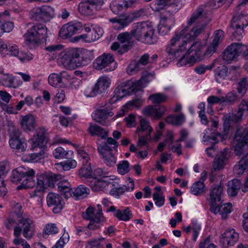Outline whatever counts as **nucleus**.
<instances>
[{"instance_id": "1", "label": "nucleus", "mask_w": 248, "mask_h": 248, "mask_svg": "<svg viewBox=\"0 0 248 248\" xmlns=\"http://www.w3.org/2000/svg\"><path fill=\"white\" fill-rule=\"evenodd\" d=\"M48 141L47 129L44 127L38 128L36 131V135L30 140L34 153L31 154L29 160L36 162L47 156L46 144Z\"/></svg>"}, {"instance_id": "2", "label": "nucleus", "mask_w": 248, "mask_h": 248, "mask_svg": "<svg viewBox=\"0 0 248 248\" xmlns=\"http://www.w3.org/2000/svg\"><path fill=\"white\" fill-rule=\"evenodd\" d=\"M131 33L136 40L145 44H154L158 40L155 29L146 22L134 24Z\"/></svg>"}, {"instance_id": "3", "label": "nucleus", "mask_w": 248, "mask_h": 248, "mask_svg": "<svg viewBox=\"0 0 248 248\" xmlns=\"http://www.w3.org/2000/svg\"><path fill=\"white\" fill-rule=\"evenodd\" d=\"M30 27L24 35L25 43L31 46H38L47 37V29L42 24H29Z\"/></svg>"}, {"instance_id": "4", "label": "nucleus", "mask_w": 248, "mask_h": 248, "mask_svg": "<svg viewBox=\"0 0 248 248\" xmlns=\"http://www.w3.org/2000/svg\"><path fill=\"white\" fill-rule=\"evenodd\" d=\"M34 174L35 171L32 169L18 167L13 171L11 181L16 184H22L18 186V189L22 186L25 187H32L34 185Z\"/></svg>"}, {"instance_id": "5", "label": "nucleus", "mask_w": 248, "mask_h": 248, "mask_svg": "<svg viewBox=\"0 0 248 248\" xmlns=\"http://www.w3.org/2000/svg\"><path fill=\"white\" fill-rule=\"evenodd\" d=\"M173 9L169 8L161 13L160 15V21L158 25V32L161 35L167 33L175 23L174 15L181 8V5L173 4Z\"/></svg>"}, {"instance_id": "6", "label": "nucleus", "mask_w": 248, "mask_h": 248, "mask_svg": "<svg viewBox=\"0 0 248 248\" xmlns=\"http://www.w3.org/2000/svg\"><path fill=\"white\" fill-rule=\"evenodd\" d=\"M248 25V14L243 13L233 17L230 26L233 30L232 36L235 40H241L244 34V28Z\"/></svg>"}, {"instance_id": "7", "label": "nucleus", "mask_w": 248, "mask_h": 248, "mask_svg": "<svg viewBox=\"0 0 248 248\" xmlns=\"http://www.w3.org/2000/svg\"><path fill=\"white\" fill-rule=\"evenodd\" d=\"M93 66L96 69L109 72L116 68L117 63L112 54L104 53L95 60L93 62Z\"/></svg>"}, {"instance_id": "8", "label": "nucleus", "mask_w": 248, "mask_h": 248, "mask_svg": "<svg viewBox=\"0 0 248 248\" xmlns=\"http://www.w3.org/2000/svg\"><path fill=\"white\" fill-rule=\"evenodd\" d=\"M110 84V80L107 77H100L94 86L87 88L84 91V95L88 97H93L98 94L105 93Z\"/></svg>"}, {"instance_id": "9", "label": "nucleus", "mask_w": 248, "mask_h": 248, "mask_svg": "<svg viewBox=\"0 0 248 248\" xmlns=\"http://www.w3.org/2000/svg\"><path fill=\"white\" fill-rule=\"evenodd\" d=\"M54 15V9L49 6L36 7L30 12V17L35 21L47 22L53 18Z\"/></svg>"}, {"instance_id": "10", "label": "nucleus", "mask_w": 248, "mask_h": 248, "mask_svg": "<svg viewBox=\"0 0 248 248\" xmlns=\"http://www.w3.org/2000/svg\"><path fill=\"white\" fill-rule=\"evenodd\" d=\"M247 50V46L241 43H234L229 46L224 51L223 59L229 62L236 58L240 54L245 57V51Z\"/></svg>"}, {"instance_id": "11", "label": "nucleus", "mask_w": 248, "mask_h": 248, "mask_svg": "<svg viewBox=\"0 0 248 248\" xmlns=\"http://www.w3.org/2000/svg\"><path fill=\"white\" fill-rule=\"evenodd\" d=\"M177 46V48L173 49V51L183 52L186 51V27H183L181 30L175 31L174 34L170 40V44L167 46Z\"/></svg>"}, {"instance_id": "12", "label": "nucleus", "mask_w": 248, "mask_h": 248, "mask_svg": "<svg viewBox=\"0 0 248 248\" xmlns=\"http://www.w3.org/2000/svg\"><path fill=\"white\" fill-rule=\"evenodd\" d=\"M75 49V68L89 64L94 59L93 51L86 49Z\"/></svg>"}, {"instance_id": "13", "label": "nucleus", "mask_w": 248, "mask_h": 248, "mask_svg": "<svg viewBox=\"0 0 248 248\" xmlns=\"http://www.w3.org/2000/svg\"><path fill=\"white\" fill-rule=\"evenodd\" d=\"M230 155V152L228 148L224 149L217 155L213 164V169L210 177L211 182L214 181V176H213L214 171H219L222 169Z\"/></svg>"}, {"instance_id": "14", "label": "nucleus", "mask_w": 248, "mask_h": 248, "mask_svg": "<svg viewBox=\"0 0 248 248\" xmlns=\"http://www.w3.org/2000/svg\"><path fill=\"white\" fill-rule=\"evenodd\" d=\"M21 225V227L16 226L14 228V231L16 228H18L20 234L22 232L23 236L28 240L30 239L34 235V228L33 221L28 217H22L19 221Z\"/></svg>"}, {"instance_id": "15", "label": "nucleus", "mask_w": 248, "mask_h": 248, "mask_svg": "<svg viewBox=\"0 0 248 248\" xmlns=\"http://www.w3.org/2000/svg\"><path fill=\"white\" fill-rule=\"evenodd\" d=\"M83 25L81 22L77 21H72L64 25L59 31V34L62 38H67L80 31Z\"/></svg>"}, {"instance_id": "16", "label": "nucleus", "mask_w": 248, "mask_h": 248, "mask_svg": "<svg viewBox=\"0 0 248 248\" xmlns=\"http://www.w3.org/2000/svg\"><path fill=\"white\" fill-rule=\"evenodd\" d=\"M248 113V102L243 100L239 106L238 111L236 113H232L226 116L224 123H228L230 125V122L238 123L242 120L243 115Z\"/></svg>"}, {"instance_id": "17", "label": "nucleus", "mask_w": 248, "mask_h": 248, "mask_svg": "<svg viewBox=\"0 0 248 248\" xmlns=\"http://www.w3.org/2000/svg\"><path fill=\"white\" fill-rule=\"evenodd\" d=\"M83 218L90 220L88 227L93 230L98 229L103 225L104 221L97 220V213H95V208L92 206L88 207L82 214Z\"/></svg>"}, {"instance_id": "18", "label": "nucleus", "mask_w": 248, "mask_h": 248, "mask_svg": "<svg viewBox=\"0 0 248 248\" xmlns=\"http://www.w3.org/2000/svg\"><path fill=\"white\" fill-rule=\"evenodd\" d=\"M47 204L49 207H53L54 213L61 212L63 207L64 202L62 197L58 194L49 192L46 197Z\"/></svg>"}, {"instance_id": "19", "label": "nucleus", "mask_w": 248, "mask_h": 248, "mask_svg": "<svg viewBox=\"0 0 248 248\" xmlns=\"http://www.w3.org/2000/svg\"><path fill=\"white\" fill-rule=\"evenodd\" d=\"M97 0H83L78 5V11L82 15L91 16L94 13L97 6L103 3H97Z\"/></svg>"}, {"instance_id": "20", "label": "nucleus", "mask_w": 248, "mask_h": 248, "mask_svg": "<svg viewBox=\"0 0 248 248\" xmlns=\"http://www.w3.org/2000/svg\"><path fill=\"white\" fill-rule=\"evenodd\" d=\"M144 81L145 79L141 77L138 80L130 79L121 84L124 91H126V95H128L141 90L143 87Z\"/></svg>"}, {"instance_id": "21", "label": "nucleus", "mask_w": 248, "mask_h": 248, "mask_svg": "<svg viewBox=\"0 0 248 248\" xmlns=\"http://www.w3.org/2000/svg\"><path fill=\"white\" fill-rule=\"evenodd\" d=\"M173 4L181 5L179 0H155L150 4V7L154 11L159 12L163 9L166 11L169 8L173 9Z\"/></svg>"}, {"instance_id": "22", "label": "nucleus", "mask_w": 248, "mask_h": 248, "mask_svg": "<svg viewBox=\"0 0 248 248\" xmlns=\"http://www.w3.org/2000/svg\"><path fill=\"white\" fill-rule=\"evenodd\" d=\"M239 234L234 230L226 231L222 235L220 243L224 248L233 246L238 241Z\"/></svg>"}, {"instance_id": "23", "label": "nucleus", "mask_w": 248, "mask_h": 248, "mask_svg": "<svg viewBox=\"0 0 248 248\" xmlns=\"http://www.w3.org/2000/svg\"><path fill=\"white\" fill-rule=\"evenodd\" d=\"M166 110L164 106L149 105L142 110V113L146 116L152 117L155 119H160Z\"/></svg>"}, {"instance_id": "24", "label": "nucleus", "mask_w": 248, "mask_h": 248, "mask_svg": "<svg viewBox=\"0 0 248 248\" xmlns=\"http://www.w3.org/2000/svg\"><path fill=\"white\" fill-rule=\"evenodd\" d=\"M112 115L113 113L111 111H108L105 108H101L95 110L92 114V116L95 122L103 125H108L109 123L107 119Z\"/></svg>"}, {"instance_id": "25", "label": "nucleus", "mask_w": 248, "mask_h": 248, "mask_svg": "<svg viewBox=\"0 0 248 248\" xmlns=\"http://www.w3.org/2000/svg\"><path fill=\"white\" fill-rule=\"evenodd\" d=\"M9 143L12 149H16L21 152L25 151L26 140L18 133H16L11 135Z\"/></svg>"}, {"instance_id": "26", "label": "nucleus", "mask_w": 248, "mask_h": 248, "mask_svg": "<svg viewBox=\"0 0 248 248\" xmlns=\"http://www.w3.org/2000/svg\"><path fill=\"white\" fill-rule=\"evenodd\" d=\"M0 83L4 86L17 88L20 86L22 82L17 77L3 73H0Z\"/></svg>"}, {"instance_id": "27", "label": "nucleus", "mask_w": 248, "mask_h": 248, "mask_svg": "<svg viewBox=\"0 0 248 248\" xmlns=\"http://www.w3.org/2000/svg\"><path fill=\"white\" fill-rule=\"evenodd\" d=\"M221 202L217 203L215 205H211L210 210L215 214L219 213L223 219L227 218L228 215L232 211V204L227 203L220 205Z\"/></svg>"}, {"instance_id": "28", "label": "nucleus", "mask_w": 248, "mask_h": 248, "mask_svg": "<svg viewBox=\"0 0 248 248\" xmlns=\"http://www.w3.org/2000/svg\"><path fill=\"white\" fill-rule=\"evenodd\" d=\"M118 143L115 140L111 137L108 138L106 141L102 142L97 146V150L100 154L111 153L112 149L117 151Z\"/></svg>"}, {"instance_id": "29", "label": "nucleus", "mask_w": 248, "mask_h": 248, "mask_svg": "<svg viewBox=\"0 0 248 248\" xmlns=\"http://www.w3.org/2000/svg\"><path fill=\"white\" fill-rule=\"evenodd\" d=\"M165 51L167 54V57L170 60H174L180 58L177 63L178 67H182L186 65V51L183 54V52L179 51H173V49L170 47V46H167Z\"/></svg>"}, {"instance_id": "30", "label": "nucleus", "mask_w": 248, "mask_h": 248, "mask_svg": "<svg viewBox=\"0 0 248 248\" xmlns=\"http://www.w3.org/2000/svg\"><path fill=\"white\" fill-rule=\"evenodd\" d=\"M20 124L24 130L33 131L36 127V118L31 114L21 116Z\"/></svg>"}, {"instance_id": "31", "label": "nucleus", "mask_w": 248, "mask_h": 248, "mask_svg": "<svg viewBox=\"0 0 248 248\" xmlns=\"http://www.w3.org/2000/svg\"><path fill=\"white\" fill-rule=\"evenodd\" d=\"M223 195V187L220 185L213 184L210 189L209 195L211 201V205H215L221 201Z\"/></svg>"}, {"instance_id": "32", "label": "nucleus", "mask_w": 248, "mask_h": 248, "mask_svg": "<svg viewBox=\"0 0 248 248\" xmlns=\"http://www.w3.org/2000/svg\"><path fill=\"white\" fill-rule=\"evenodd\" d=\"M75 49H70L65 51L62 55L61 58V62L66 68H75Z\"/></svg>"}, {"instance_id": "33", "label": "nucleus", "mask_w": 248, "mask_h": 248, "mask_svg": "<svg viewBox=\"0 0 248 248\" xmlns=\"http://www.w3.org/2000/svg\"><path fill=\"white\" fill-rule=\"evenodd\" d=\"M107 212H112L114 213V216L119 220L127 221L129 220L132 217V214L128 208L124 210H116V208L113 205H111L109 208H107Z\"/></svg>"}, {"instance_id": "34", "label": "nucleus", "mask_w": 248, "mask_h": 248, "mask_svg": "<svg viewBox=\"0 0 248 248\" xmlns=\"http://www.w3.org/2000/svg\"><path fill=\"white\" fill-rule=\"evenodd\" d=\"M57 185L58 190L65 198L68 199L72 196L71 185L68 181H60L57 183Z\"/></svg>"}, {"instance_id": "35", "label": "nucleus", "mask_w": 248, "mask_h": 248, "mask_svg": "<svg viewBox=\"0 0 248 248\" xmlns=\"http://www.w3.org/2000/svg\"><path fill=\"white\" fill-rule=\"evenodd\" d=\"M88 132L92 136H97L103 139H106L108 135V132L106 129L92 123L89 124Z\"/></svg>"}, {"instance_id": "36", "label": "nucleus", "mask_w": 248, "mask_h": 248, "mask_svg": "<svg viewBox=\"0 0 248 248\" xmlns=\"http://www.w3.org/2000/svg\"><path fill=\"white\" fill-rule=\"evenodd\" d=\"M100 36L101 34L98 33L96 30L93 29L90 33L77 36L74 37V39L75 42L82 40L83 42L91 43L98 39Z\"/></svg>"}, {"instance_id": "37", "label": "nucleus", "mask_w": 248, "mask_h": 248, "mask_svg": "<svg viewBox=\"0 0 248 248\" xmlns=\"http://www.w3.org/2000/svg\"><path fill=\"white\" fill-rule=\"evenodd\" d=\"M230 129V125L228 123L223 124V130L222 133H216L211 136H208L207 138L209 140L213 141V143L216 144L219 140L223 141L227 138L228 134Z\"/></svg>"}, {"instance_id": "38", "label": "nucleus", "mask_w": 248, "mask_h": 248, "mask_svg": "<svg viewBox=\"0 0 248 248\" xmlns=\"http://www.w3.org/2000/svg\"><path fill=\"white\" fill-rule=\"evenodd\" d=\"M206 172L204 171L199 181L195 182L191 187V192L194 195H200L205 192L204 182L206 179Z\"/></svg>"}, {"instance_id": "39", "label": "nucleus", "mask_w": 248, "mask_h": 248, "mask_svg": "<svg viewBox=\"0 0 248 248\" xmlns=\"http://www.w3.org/2000/svg\"><path fill=\"white\" fill-rule=\"evenodd\" d=\"M236 142L234 146L235 155L241 156V158H247L248 156V142L234 141Z\"/></svg>"}, {"instance_id": "40", "label": "nucleus", "mask_w": 248, "mask_h": 248, "mask_svg": "<svg viewBox=\"0 0 248 248\" xmlns=\"http://www.w3.org/2000/svg\"><path fill=\"white\" fill-rule=\"evenodd\" d=\"M125 0H113L110 4V8L115 14H119L121 12L128 8Z\"/></svg>"}, {"instance_id": "41", "label": "nucleus", "mask_w": 248, "mask_h": 248, "mask_svg": "<svg viewBox=\"0 0 248 248\" xmlns=\"http://www.w3.org/2000/svg\"><path fill=\"white\" fill-rule=\"evenodd\" d=\"M129 183L127 186L124 185L119 187H115L111 190V194L116 196H120L123 194L125 191H132L134 188V184L133 180L129 178Z\"/></svg>"}, {"instance_id": "42", "label": "nucleus", "mask_w": 248, "mask_h": 248, "mask_svg": "<svg viewBox=\"0 0 248 248\" xmlns=\"http://www.w3.org/2000/svg\"><path fill=\"white\" fill-rule=\"evenodd\" d=\"M90 193V189L84 185H79L72 190V196L76 200H80L85 198Z\"/></svg>"}, {"instance_id": "43", "label": "nucleus", "mask_w": 248, "mask_h": 248, "mask_svg": "<svg viewBox=\"0 0 248 248\" xmlns=\"http://www.w3.org/2000/svg\"><path fill=\"white\" fill-rule=\"evenodd\" d=\"M153 131V128L150 124L149 122L146 119L141 118L140 121V127L137 128L136 132L140 134V132L146 133V137H150L151 133Z\"/></svg>"}, {"instance_id": "44", "label": "nucleus", "mask_w": 248, "mask_h": 248, "mask_svg": "<svg viewBox=\"0 0 248 248\" xmlns=\"http://www.w3.org/2000/svg\"><path fill=\"white\" fill-rule=\"evenodd\" d=\"M228 186V194L229 196L234 197L241 187V183L239 179H234L229 182Z\"/></svg>"}, {"instance_id": "45", "label": "nucleus", "mask_w": 248, "mask_h": 248, "mask_svg": "<svg viewBox=\"0 0 248 248\" xmlns=\"http://www.w3.org/2000/svg\"><path fill=\"white\" fill-rule=\"evenodd\" d=\"M234 141L248 142V127L244 128L242 126H237Z\"/></svg>"}, {"instance_id": "46", "label": "nucleus", "mask_w": 248, "mask_h": 248, "mask_svg": "<svg viewBox=\"0 0 248 248\" xmlns=\"http://www.w3.org/2000/svg\"><path fill=\"white\" fill-rule=\"evenodd\" d=\"M248 168V156L247 158H241L233 168V172L237 175L243 174Z\"/></svg>"}, {"instance_id": "47", "label": "nucleus", "mask_w": 248, "mask_h": 248, "mask_svg": "<svg viewBox=\"0 0 248 248\" xmlns=\"http://www.w3.org/2000/svg\"><path fill=\"white\" fill-rule=\"evenodd\" d=\"M185 121L184 114H171L169 115L166 119V122L173 125H181Z\"/></svg>"}, {"instance_id": "48", "label": "nucleus", "mask_w": 248, "mask_h": 248, "mask_svg": "<svg viewBox=\"0 0 248 248\" xmlns=\"http://www.w3.org/2000/svg\"><path fill=\"white\" fill-rule=\"evenodd\" d=\"M109 182L104 180L94 179L90 182V186L94 191L102 190L109 185Z\"/></svg>"}, {"instance_id": "49", "label": "nucleus", "mask_w": 248, "mask_h": 248, "mask_svg": "<svg viewBox=\"0 0 248 248\" xmlns=\"http://www.w3.org/2000/svg\"><path fill=\"white\" fill-rule=\"evenodd\" d=\"M58 168L61 169L64 171H68L72 169H74L77 165V161L72 159H69L64 161L56 164Z\"/></svg>"}, {"instance_id": "50", "label": "nucleus", "mask_w": 248, "mask_h": 248, "mask_svg": "<svg viewBox=\"0 0 248 248\" xmlns=\"http://www.w3.org/2000/svg\"><path fill=\"white\" fill-rule=\"evenodd\" d=\"M143 100L141 98H136L127 102L124 107L123 108V114H117V117H121L124 114V111H127V109H131L132 107L139 108L142 105Z\"/></svg>"}, {"instance_id": "51", "label": "nucleus", "mask_w": 248, "mask_h": 248, "mask_svg": "<svg viewBox=\"0 0 248 248\" xmlns=\"http://www.w3.org/2000/svg\"><path fill=\"white\" fill-rule=\"evenodd\" d=\"M206 24H202L193 27L188 33V41L196 39L205 29Z\"/></svg>"}, {"instance_id": "52", "label": "nucleus", "mask_w": 248, "mask_h": 248, "mask_svg": "<svg viewBox=\"0 0 248 248\" xmlns=\"http://www.w3.org/2000/svg\"><path fill=\"white\" fill-rule=\"evenodd\" d=\"M15 238L13 240V243L15 245H21L23 248H31L30 245L24 239L20 238V232L18 228H16L15 232H14Z\"/></svg>"}, {"instance_id": "53", "label": "nucleus", "mask_w": 248, "mask_h": 248, "mask_svg": "<svg viewBox=\"0 0 248 248\" xmlns=\"http://www.w3.org/2000/svg\"><path fill=\"white\" fill-rule=\"evenodd\" d=\"M78 172L80 177H84L86 179L92 178V170L90 163L82 164V167L79 170Z\"/></svg>"}, {"instance_id": "54", "label": "nucleus", "mask_w": 248, "mask_h": 248, "mask_svg": "<svg viewBox=\"0 0 248 248\" xmlns=\"http://www.w3.org/2000/svg\"><path fill=\"white\" fill-rule=\"evenodd\" d=\"M202 46L201 41L199 39H197V40L191 45V47L187 50V54L190 55L191 53L194 52V54H195V55L202 56L201 53Z\"/></svg>"}, {"instance_id": "55", "label": "nucleus", "mask_w": 248, "mask_h": 248, "mask_svg": "<svg viewBox=\"0 0 248 248\" xmlns=\"http://www.w3.org/2000/svg\"><path fill=\"white\" fill-rule=\"evenodd\" d=\"M102 156L104 163L108 166H114L117 161L116 157L112 154V152L100 154Z\"/></svg>"}, {"instance_id": "56", "label": "nucleus", "mask_w": 248, "mask_h": 248, "mask_svg": "<svg viewBox=\"0 0 248 248\" xmlns=\"http://www.w3.org/2000/svg\"><path fill=\"white\" fill-rule=\"evenodd\" d=\"M48 175H41L37 178V188L40 190H45L47 188Z\"/></svg>"}, {"instance_id": "57", "label": "nucleus", "mask_w": 248, "mask_h": 248, "mask_svg": "<svg viewBox=\"0 0 248 248\" xmlns=\"http://www.w3.org/2000/svg\"><path fill=\"white\" fill-rule=\"evenodd\" d=\"M216 78L218 82H219L220 79H224L227 76L228 73V68L225 65H222L218 67L215 70Z\"/></svg>"}, {"instance_id": "58", "label": "nucleus", "mask_w": 248, "mask_h": 248, "mask_svg": "<svg viewBox=\"0 0 248 248\" xmlns=\"http://www.w3.org/2000/svg\"><path fill=\"white\" fill-rule=\"evenodd\" d=\"M130 164L128 161L123 160L117 165V171L121 175L127 173L130 170Z\"/></svg>"}, {"instance_id": "59", "label": "nucleus", "mask_w": 248, "mask_h": 248, "mask_svg": "<svg viewBox=\"0 0 248 248\" xmlns=\"http://www.w3.org/2000/svg\"><path fill=\"white\" fill-rule=\"evenodd\" d=\"M200 229L201 227L200 225L196 223H193L192 226L187 227V234L191 235L193 237V241H196Z\"/></svg>"}, {"instance_id": "60", "label": "nucleus", "mask_w": 248, "mask_h": 248, "mask_svg": "<svg viewBox=\"0 0 248 248\" xmlns=\"http://www.w3.org/2000/svg\"><path fill=\"white\" fill-rule=\"evenodd\" d=\"M203 6H200L191 15V18L188 21V24L190 26L196 21L200 19L204 12Z\"/></svg>"}, {"instance_id": "61", "label": "nucleus", "mask_w": 248, "mask_h": 248, "mask_svg": "<svg viewBox=\"0 0 248 248\" xmlns=\"http://www.w3.org/2000/svg\"><path fill=\"white\" fill-rule=\"evenodd\" d=\"M248 88L247 78H243L238 82L237 90V92L242 95L245 94Z\"/></svg>"}, {"instance_id": "62", "label": "nucleus", "mask_w": 248, "mask_h": 248, "mask_svg": "<svg viewBox=\"0 0 248 248\" xmlns=\"http://www.w3.org/2000/svg\"><path fill=\"white\" fill-rule=\"evenodd\" d=\"M149 99L155 104H160L165 102L167 97L163 93H156L150 95Z\"/></svg>"}, {"instance_id": "63", "label": "nucleus", "mask_w": 248, "mask_h": 248, "mask_svg": "<svg viewBox=\"0 0 248 248\" xmlns=\"http://www.w3.org/2000/svg\"><path fill=\"white\" fill-rule=\"evenodd\" d=\"M92 229L90 228L88 226L87 227L81 226L76 227V233L79 236H84L86 237L91 236L92 232L91 231Z\"/></svg>"}, {"instance_id": "64", "label": "nucleus", "mask_w": 248, "mask_h": 248, "mask_svg": "<svg viewBox=\"0 0 248 248\" xmlns=\"http://www.w3.org/2000/svg\"><path fill=\"white\" fill-rule=\"evenodd\" d=\"M68 154V152L62 147H58L53 151V155L57 159L66 158Z\"/></svg>"}]
</instances>
